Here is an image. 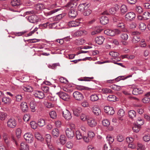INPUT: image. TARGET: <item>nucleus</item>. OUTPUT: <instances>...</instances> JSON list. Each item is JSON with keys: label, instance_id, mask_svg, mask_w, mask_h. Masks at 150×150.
Masks as SVG:
<instances>
[{"label": "nucleus", "instance_id": "nucleus-45", "mask_svg": "<svg viewBox=\"0 0 150 150\" xmlns=\"http://www.w3.org/2000/svg\"><path fill=\"white\" fill-rule=\"evenodd\" d=\"M81 111V109L80 108L75 109L73 110V113L74 115L78 116Z\"/></svg>", "mask_w": 150, "mask_h": 150}, {"label": "nucleus", "instance_id": "nucleus-57", "mask_svg": "<svg viewBox=\"0 0 150 150\" xmlns=\"http://www.w3.org/2000/svg\"><path fill=\"white\" fill-rule=\"evenodd\" d=\"M136 11L139 13H141L143 11V10L141 6H136Z\"/></svg>", "mask_w": 150, "mask_h": 150}, {"label": "nucleus", "instance_id": "nucleus-49", "mask_svg": "<svg viewBox=\"0 0 150 150\" xmlns=\"http://www.w3.org/2000/svg\"><path fill=\"white\" fill-rule=\"evenodd\" d=\"M45 139L47 143L48 144L50 142L51 139V135L49 134H47L45 137Z\"/></svg>", "mask_w": 150, "mask_h": 150}, {"label": "nucleus", "instance_id": "nucleus-27", "mask_svg": "<svg viewBox=\"0 0 150 150\" xmlns=\"http://www.w3.org/2000/svg\"><path fill=\"white\" fill-rule=\"evenodd\" d=\"M2 101L5 104L9 105L11 102V100L9 98L3 96L2 98Z\"/></svg>", "mask_w": 150, "mask_h": 150}, {"label": "nucleus", "instance_id": "nucleus-31", "mask_svg": "<svg viewBox=\"0 0 150 150\" xmlns=\"http://www.w3.org/2000/svg\"><path fill=\"white\" fill-rule=\"evenodd\" d=\"M99 99L98 95L96 94H92L90 96V100L93 102L98 100Z\"/></svg>", "mask_w": 150, "mask_h": 150}, {"label": "nucleus", "instance_id": "nucleus-28", "mask_svg": "<svg viewBox=\"0 0 150 150\" xmlns=\"http://www.w3.org/2000/svg\"><path fill=\"white\" fill-rule=\"evenodd\" d=\"M85 42V40L83 38L76 39L75 40V43L77 45H79L83 44Z\"/></svg>", "mask_w": 150, "mask_h": 150}, {"label": "nucleus", "instance_id": "nucleus-16", "mask_svg": "<svg viewBox=\"0 0 150 150\" xmlns=\"http://www.w3.org/2000/svg\"><path fill=\"white\" fill-rule=\"evenodd\" d=\"M22 111L23 112H27L28 110V106L27 103L25 102L21 103L20 105Z\"/></svg>", "mask_w": 150, "mask_h": 150}, {"label": "nucleus", "instance_id": "nucleus-53", "mask_svg": "<svg viewBox=\"0 0 150 150\" xmlns=\"http://www.w3.org/2000/svg\"><path fill=\"white\" fill-rule=\"evenodd\" d=\"M110 55L113 57H116L119 56V53L115 51H111L109 53Z\"/></svg>", "mask_w": 150, "mask_h": 150}, {"label": "nucleus", "instance_id": "nucleus-37", "mask_svg": "<svg viewBox=\"0 0 150 150\" xmlns=\"http://www.w3.org/2000/svg\"><path fill=\"white\" fill-rule=\"evenodd\" d=\"M86 6H87V4H81L78 6V10L81 12H83Z\"/></svg>", "mask_w": 150, "mask_h": 150}, {"label": "nucleus", "instance_id": "nucleus-14", "mask_svg": "<svg viewBox=\"0 0 150 150\" xmlns=\"http://www.w3.org/2000/svg\"><path fill=\"white\" fill-rule=\"evenodd\" d=\"M87 33V31L85 30H79L75 32L74 33V35L76 36H83L86 35Z\"/></svg>", "mask_w": 150, "mask_h": 150}, {"label": "nucleus", "instance_id": "nucleus-23", "mask_svg": "<svg viewBox=\"0 0 150 150\" xmlns=\"http://www.w3.org/2000/svg\"><path fill=\"white\" fill-rule=\"evenodd\" d=\"M92 111L94 115H99L101 114V111L99 108L94 107L93 108Z\"/></svg>", "mask_w": 150, "mask_h": 150}, {"label": "nucleus", "instance_id": "nucleus-46", "mask_svg": "<svg viewBox=\"0 0 150 150\" xmlns=\"http://www.w3.org/2000/svg\"><path fill=\"white\" fill-rule=\"evenodd\" d=\"M87 116L86 114L82 113L80 115V118L81 120L85 121L87 120Z\"/></svg>", "mask_w": 150, "mask_h": 150}, {"label": "nucleus", "instance_id": "nucleus-4", "mask_svg": "<svg viewBox=\"0 0 150 150\" xmlns=\"http://www.w3.org/2000/svg\"><path fill=\"white\" fill-rule=\"evenodd\" d=\"M73 96L74 98L78 101H81L84 98L83 94L78 91L74 92L73 93Z\"/></svg>", "mask_w": 150, "mask_h": 150}, {"label": "nucleus", "instance_id": "nucleus-17", "mask_svg": "<svg viewBox=\"0 0 150 150\" xmlns=\"http://www.w3.org/2000/svg\"><path fill=\"white\" fill-rule=\"evenodd\" d=\"M88 125L91 127H93L96 125V122L95 119L92 118H90L87 120Z\"/></svg>", "mask_w": 150, "mask_h": 150}, {"label": "nucleus", "instance_id": "nucleus-25", "mask_svg": "<svg viewBox=\"0 0 150 150\" xmlns=\"http://www.w3.org/2000/svg\"><path fill=\"white\" fill-rule=\"evenodd\" d=\"M11 4L13 6L18 8L21 3L20 0H12L11 2Z\"/></svg>", "mask_w": 150, "mask_h": 150}, {"label": "nucleus", "instance_id": "nucleus-48", "mask_svg": "<svg viewBox=\"0 0 150 150\" xmlns=\"http://www.w3.org/2000/svg\"><path fill=\"white\" fill-rule=\"evenodd\" d=\"M76 138L77 139L80 140L83 138V136L79 131H76Z\"/></svg>", "mask_w": 150, "mask_h": 150}, {"label": "nucleus", "instance_id": "nucleus-1", "mask_svg": "<svg viewBox=\"0 0 150 150\" xmlns=\"http://www.w3.org/2000/svg\"><path fill=\"white\" fill-rule=\"evenodd\" d=\"M104 32L105 34L112 36L120 33V31L117 29H115L113 30H106L104 31Z\"/></svg>", "mask_w": 150, "mask_h": 150}, {"label": "nucleus", "instance_id": "nucleus-6", "mask_svg": "<svg viewBox=\"0 0 150 150\" xmlns=\"http://www.w3.org/2000/svg\"><path fill=\"white\" fill-rule=\"evenodd\" d=\"M65 132L67 137L70 139H72L74 136V130L71 128H67Z\"/></svg>", "mask_w": 150, "mask_h": 150}, {"label": "nucleus", "instance_id": "nucleus-12", "mask_svg": "<svg viewBox=\"0 0 150 150\" xmlns=\"http://www.w3.org/2000/svg\"><path fill=\"white\" fill-rule=\"evenodd\" d=\"M105 112L108 115H112L115 113V111L113 107L109 106H105L104 107Z\"/></svg>", "mask_w": 150, "mask_h": 150}, {"label": "nucleus", "instance_id": "nucleus-8", "mask_svg": "<svg viewBox=\"0 0 150 150\" xmlns=\"http://www.w3.org/2000/svg\"><path fill=\"white\" fill-rule=\"evenodd\" d=\"M7 124L8 127L14 128L17 125L16 121L14 118H10L8 120Z\"/></svg>", "mask_w": 150, "mask_h": 150}, {"label": "nucleus", "instance_id": "nucleus-41", "mask_svg": "<svg viewBox=\"0 0 150 150\" xmlns=\"http://www.w3.org/2000/svg\"><path fill=\"white\" fill-rule=\"evenodd\" d=\"M139 28L140 30L142 31H143L146 29V26L144 23H141L139 25Z\"/></svg>", "mask_w": 150, "mask_h": 150}, {"label": "nucleus", "instance_id": "nucleus-40", "mask_svg": "<svg viewBox=\"0 0 150 150\" xmlns=\"http://www.w3.org/2000/svg\"><path fill=\"white\" fill-rule=\"evenodd\" d=\"M38 125L40 127H43L45 124V120L43 119H40L38 120Z\"/></svg>", "mask_w": 150, "mask_h": 150}, {"label": "nucleus", "instance_id": "nucleus-55", "mask_svg": "<svg viewBox=\"0 0 150 150\" xmlns=\"http://www.w3.org/2000/svg\"><path fill=\"white\" fill-rule=\"evenodd\" d=\"M30 118V115L29 114H25L23 117V119L25 121H28Z\"/></svg>", "mask_w": 150, "mask_h": 150}, {"label": "nucleus", "instance_id": "nucleus-19", "mask_svg": "<svg viewBox=\"0 0 150 150\" xmlns=\"http://www.w3.org/2000/svg\"><path fill=\"white\" fill-rule=\"evenodd\" d=\"M105 39V38L101 36L96 37L95 38L96 42L99 45L102 44Z\"/></svg>", "mask_w": 150, "mask_h": 150}, {"label": "nucleus", "instance_id": "nucleus-47", "mask_svg": "<svg viewBox=\"0 0 150 150\" xmlns=\"http://www.w3.org/2000/svg\"><path fill=\"white\" fill-rule=\"evenodd\" d=\"M145 147L142 144L140 143H138L137 144V150H143L145 149Z\"/></svg>", "mask_w": 150, "mask_h": 150}, {"label": "nucleus", "instance_id": "nucleus-52", "mask_svg": "<svg viewBox=\"0 0 150 150\" xmlns=\"http://www.w3.org/2000/svg\"><path fill=\"white\" fill-rule=\"evenodd\" d=\"M103 125L105 127H108L110 125V123L108 120L107 119H105L102 122Z\"/></svg>", "mask_w": 150, "mask_h": 150}, {"label": "nucleus", "instance_id": "nucleus-2", "mask_svg": "<svg viewBox=\"0 0 150 150\" xmlns=\"http://www.w3.org/2000/svg\"><path fill=\"white\" fill-rule=\"evenodd\" d=\"M24 137L26 142L31 143L33 141V136L31 133H27L24 135Z\"/></svg>", "mask_w": 150, "mask_h": 150}, {"label": "nucleus", "instance_id": "nucleus-33", "mask_svg": "<svg viewBox=\"0 0 150 150\" xmlns=\"http://www.w3.org/2000/svg\"><path fill=\"white\" fill-rule=\"evenodd\" d=\"M94 79L93 77H85L81 78H80L78 79V80L80 81H90L91 79Z\"/></svg>", "mask_w": 150, "mask_h": 150}, {"label": "nucleus", "instance_id": "nucleus-10", "mask_svg": "<svg viewBox=\"0 0 150 150\" xmlns=\"http://www.w3.org/2000/svg\"><path fill=\"white\" fill-rule=\"evenodd\" d=\"M136 17V15L133 12H130L126 13L125 16V19L128 21H132Z\"/></svg>", "mask_w": 150, "mask_h": 150}, {"label": "nucleus", "instance_id": "nucleus-7", "mask_svg": "<svg viewBox=\"0 0 150 150\" xmlns=\"http://www.w3.org/2000/svg\"><path fill=\"white\" fill-rule=\"evenodd\" d=\"M77 3L75 0H72L67 4L65 7L68 9L71 10L77 6Z\"/></svg>", "mask_w": 150, "mask_h": 150}, {"label": "nucleus", "instance_id": "nucleus-63", "mask_svg": "<svg viewBox=\"0 0 150 150\" xmlns=\"http://www.w3.org/2000/svg\"><path fill=\"white\" fill-rule=\"evenodd\" d=\"M144 141L145 142H149L150 140V136L149 134L146 135L143 137Z\"/></svg>", "mask_w": 150, "mask_h": 150}, {"label": "nucleus", "instance_id": "nucleus-56", "mask_svg": "<svg viewBox=\"0 0 150 150\" xmlns=\"http://www.w3.org/2000/svg\"><path fill=\"white\" fill-rule=\"evenodd\" d=\"M50 115L51 118L54 119L57 117V114L54 111H51L50 113Z\"/></svg>", "mask_w": 150, "mask_h": 150}, {"label": "nucleus", "instance_id": "nucleus-61", "mask_svg": "<svg viewBox=\"0 0 150 150\" xmlns=\"http://www.w3.org/2000/svg\"><path fill=\"white\" fill-rule=\"evenodd\" d=\"M150 101V99L149 97L145 96L142 100V101L144 103H148Z\"/></svg>", "mask_w": 150, "mask_h": 150}, {"label": "nucleus", "instance_id": "nucleus-20", "mask_svg": "<svg viewBox=\"0 0 150 150\" xmlns=\"http://www.w3.org/2000/svg\"><path fill=\"white\" fill-rule=\"evenodd\" d=\"M80 23L78 20L72 21L68 23V25L70 27H75L79 25Z\"/></svg>", "mask_w": 150, "mask_h": 150}, {"label": "nucleus", "instance_id": "nucleus-24", "mask_svg": "<svg viewBox=\"0 0 150 150\" xmlns=\"http://www.w3.org/2000/svg\"><path fill=\"white\" fill-rule=\"evenodd\" d=\"M120 10L121 14H124L128 11V9L126 5H122L120 7Z\"/></svg>", "mask_w": 150, "mask_h": 150}, {"label": "nucleus", "instance_id": "nucleus-51", "mask_svg": "<svg viewBox=\"0 0 150 150\" xmlns=\"http://www.w3.org/2000/svg\"><path fill=\"white\" fill-rule=\"evenodd\" d=\"M7 116V114L6 113L4 112L1 113L0 115V120H4Z\"/></svg>", "mask_w": 150, "mask_h": 150}, {"label": "nucleus", "instance_id": "nucleus-9", "mask_svg": "<svg viewBox=\"0 0 150 150\" xmlns=\"http://www.w3.org/2000/svg\"><path fill=\"white\" fill-rule=\"evenodd\" d=\"M28 20L29 22L34 23H36L40 21L39 18L34 15L29 16Z\"/></svg>", "mask_w": 150, "mask_h": 150}, {"label": "nucleus", "instance_id": "nucleus-42", "mask_svg": "<svg viewBox=\"0 0 150 150\" xmlns=\"http://www.w3.org/2000/svg\"><path fill=\"white\" fill-rule=\"evenodd\" d=\"M143 18L144 20L149 19L150 18V13L148 12H145L143 15Z\"/></svg>", "mask_w": 150, "mask_h": 150}, {"label": "nucleus", "instance_id": "nucleus-35", "mask_svg": "<svg viewBox=\"0 0 150 150\" xmlns=\"http://www.w3.org/2000/svg\"><path fill=\"white\" fill-rule=\"evenodd\" d=\"M100 92L103 94L111 93L112 92V91L109 88H103L100 89Z\"/></svg>", "mask_w": 150, "mask_h": 150}, {"label": "nucleus", "instance_id": "nucleus-18", "mask_svg": "<svg viewBox=\"0 0 150 150\" xmlns=\"http://www.w3.org/2000/svg\"><path fill=\"white\" fill-rule=\"evenodd\" d=\"M90 5L87 4V6L86 7L85 9L83 12V14L85 16H87L89 15L91 12V11L89 8Z\"/></svg>", "mask_w": 150, "mask_h": 150}, {"label": "nucleus", "instance_id": "nucleus-38", "mask_svg": "<svg viewBox=\"0 0 150 150\" xmlns=\"http://www.w3.org/2000/svg\"><path fill=\"white\" fill-rule=\"evenodd\" d=\"M35 137L38 140L41 141L43 140V138L41 134L38 132H36L35 134Z\"/></svg>", "mask_w": 150, "mask_h": 150}, {"label": "nucleus", "instance_id": "nucleus-32", "mask_svg": "<svg viewBox=\"0 0 150 150\" xmlns=\"http://www.w3.org/2000/svg\"><path fill=\"white\" fill-rule=\"evenodd\" d=\"M132 76V75H129L125 77L124 76H120L117 77L115 79L117 81H119L120 80H124L128 78L131 77Z\"/></svg>", "mask_w": 150, "mask_h": 150}, {"label": "nucleus", "instance_id": "nucleus-36", "mask_svg": "<svg viewBox=\"0 0 150 150\" xmlns=\"http://www.w3.org/2000/svg\"><path fill=\"white\" fill-rule=\"evenodd\" d=\"M117 114L119 119L122 120L121 117H123L125 115V111L123 109H120L118 111Z\"/></svg>", "mask_w": 150, "mask_h": 150}, {"label": "nucleus", "instance_id": "nucleus-3", "mask_svg": "<svg viewBox=\"0 0 150 150\" xmlns=\"http://www.w3.org/2000/svg\"><path fill=\"white\" fill-rule=\"evenodd\" d=\"M57 94L60 98L64 100L68 101L70 99V96L65 92H60Z\"/></svg>", "mask_w": 150, "mask_h": 150}, {"label": "nucleus", "instance_id": "nucleus-29", "mask_svg": "<svg viewBox=\"0 0 150 150\" xmlns=\"http://www.w3.org/2000/svg\"><path fill=\"white\" fill-rule=\"evenodd\" d=\"M22 88L25 92H30L33 91L32 88L29 85L23 86Z\"/></svg>", "mask_w": 150, "mask_h": 150}, {"label": "nucleus", "instance_id": "nucleus-43", "mask_svg": "<svg viewBox=\"0 0 150 150\" xmlns=\"http://www.w3.org/2000/svg\"><path fill=\"white\" fill-rule=\"evenodd\" d=\"M30 108L32 112H34L36 111L35 105L33 101H31L30 103Z\"/></svg>", "mask_w": 150, "mask_h": 150}, {"label": "nucleus", "instance_id": "nucleus-39", "mask_svg": "<svg viewBox=\"0 0 150 150\" xmlns=\"http://www.w3.org/2000/svg\"><path fill=\"white\" fill-rule=\"evenodd\" d=\"M128 115L129 117L131 119H133L135 117L136 113L134 110H130L128 112Z\"/></svg>", "mask_w": 150, "mask_h": 150}, {"label": "nucleus", "instance_id": "nucleus-30", "mask_svg": "<svg viewBox=\"0 0 150 150\" xmlns=\"http://www.w3.org/2000/svg\"><path fill=\"white\" fill-rule=\"evenodd\" d=\"M21 150H29V146L26 143L22 142L21 143Z\"/></svg>", "mask_w": 150, "mask_h": 150}, {"label": "nucleus", "instance_id": "nucleus-22", "mask_svg": "<svg viewBox=\"0 0 150 150\" xmlns=\"http://www.w3.org/2000/svg\"><path fill=\"white\" fill-rule=\"evenodd\" d=\"M52 134L54 138H57L59 136V131L57 128H54L52 131Z\"/></svg>", "mask_w": 150, "mask_h": 150}, {"label": "nucleus", "instance_id": "nucleus-59", "mask_svg": "<svg viewBox=\"0 0 150 150\" xmlns=\"http://www.w3.org/2000/svg\"><path fill=\"white\" fill-rule=\"evenodd\" d=\"M118 10V8L117 7H112L109 10V12L111 13L114 14Z\"/></svg>", "mask_w": 150, "mask_h": 150}, {"label": "nucleus", "instance_id": "nucleus-21", "mask_svg": "<svg viewBox=\"0 0 150 150\" xmlns=\"http://www.w3.org/2000/svg\"><path fill=\"white\" fill-rule=\"evenodd\" d=\"M100 22L102 24L105 25L108 23V19L105 16H102L100 19Z\"/></svg>", "mask_w": 150, "mask_h": 150}, {"label": "nucleus", "instance_id": "nucleus-5", "mask_svg": "<svg viewBox=\"0 0 150 150\" xmlns=\"http://www.w3.org/2000/svg\"><path fill=\"white\" fill-rule=\"evenodd\" d=\"M132 34L134 35L132 40V42L135 43L140 41V38L138 35L140 34L139 32L138 31H134L132 32Z\"/></svg>", "mask_w": 150, "mask_h": 150}, {"label": "nucleus", "instance_id": "nucleus-15", "mask_svg": "<svg viewBox=\"0 0 150 150\" xmlns=\"http://www.w3.org/2000/svg\"><path fill=\"white\" fill-rule=\"evenodd\" d=\"M77 15V11L75 8L71 9L69 12V16L71 18H75Z\"/></svg>", "mask_w": 150, "mask_h": 150}, {"label": "nucleus", "instance_id": "nucleus-13", "mask_svg": "<svg viewBox=\"0 0 150 150\" xmlns=\"http://www.w3.org/2000/svg\"><path fill=\"white\" fill-rule=\"evenodd\" d=\"M34 95L35 98L39 99H42L45 97V95L42 92L39 91H35L34 92Z\"/></svg>", "mask_w": 150, "mask_h": 150}, {"label": "nucleus", "instance_id": "nucleus-58", "mask_svg": "<svg viewBox=\"0 0 150 150\" xmlns=\"http://www.w3.org/2000/svg\"><path fill=\"white\" fill-rule=\"evenodd\" d=\"M139 46L141 47H144L146 46V44L144 40L142 39L139 42Z\"/></svg>", "mask_w": 150, "mask_h": 150}, {"label": "nucleus", "instance_id": "nucleus-11", "mask_svg": "<svg viewBox=\"0 0 150 150\" xmlns=\"http://www.w3.org/2000/svg\"><path fill=\"white\" fill-rule=\"evenodd\" d=\"M62 113L63 117L66 120H69L71 118V114L70 112L67 110L63 111Z\"/></svg>", "mask_w": 150, "mask_h": 150}, {"label": "nucleus", "instance_id": "nucleus-60", "mask_svg": "<svg viewBox=\"0 0 150 150\" xmlns=\"http://www.w3.org/2000/svg\"><path fill=\"white\" fill-rule=\"evenodd\" d=\"M21 133V130L20 128H18L16 130V134L17 137L18 138H20Z\"/></svg>", "mask_w": 150, "mask_h": 150}, {"label": "nucleus", "instance_id": "nucleus-64", "mask_svg": "<svg viewBox=\"0 0 150 150\" xmlns=\"http://www.w3.org/2000/svg\"><path fill=\"white\" fill-rule=\"evenodd\" d=\"M73 146V144L70 141L68 142L66 144V147L69 149L71 148Z\"/></svg>", "mask_w": 150, "mask_h": 150}, {"label": "nucleus", "instance_id": "nucleus-50", "mask_svg": "<svg viewBox=\"0 0 150 150\" xmlns=\"http://www.w3.org/2000/svg\"><path fill=\"white\" fill-rule=\"evenodd\" d=\"M120 37L123 40H127L128 38V36L127 33H124L121 35Z\"/></svg>", "mask_w": 150, "mask_h": 150}, {"label": "nucleus", "instance_id": "nucleus-62", "mask_svg": "<svg viewBox=\"0 0 150 150\" xmlns=\"http://www.w3.org/2000/svg\"><path fill=\"white\" fill-rule=\"evenodd\" d=\"M30 125L32 128L33 129H36L37 127V125L34 121H32L30 122Z\"/></svg>", "mask_w": 150, "mask_h": 150}, {"label": "nucleus", "instance_id": "nucleus-34", "mask_svg": "<svg viewBox=\"0 0 150 150\" xmlns=\"http://www.w3.org/2000/svg\"><path fill=\"white\" fill-rule=\"evenodd\" d=\"M36 8L38 10H42L45 8L44 5L42 4H38L36 5Z\"/></svg>", "mask_w": 150, "mask_h": 150}, {"label": "nucleus", "instance_id": "nucleus-54", "mask_svg": "<svg viewBox=\"0 0 150 150\" xmlns=\"http://www.w3.org/2000/svg\"><path fill=\"white\" fill-rule=\"evenodd\" d=\"M133 131L136 133H137L140 129V126L138 125H135L132 128Z\"/></svg>", "mask_w": 150, "mask_h": 150}, {"label": "nucleus", "instance_id": "nucleus-26", "mask_svg": "<svg viewBox=\"0 0 150 150\" xmlns=\"http://www.w3.org/2000/svg\"><path fill=\"white\" fill-rule=\"evenodd\" d=\"M59 143L62 145L65 144L67 142V138L64 135H61L59 139Z\"/></svg>", "mask_w": 150, "mask_h": 150}, {"label": "nucleus", "instance_id": "nucleus-44", "mask_svg": "<svg viewBox=\"0 0 150 150\" xmlns=\"http://www.w3.org/2000/svg\"><path fill=\"white\" fill-rule=\"evenodd\" d=\"M107 99L110 101H115L116 100V97L114 95H110L108 97Z\"/></svg>", "mask_w": 150, "mask_h": 150}]
</instances>
